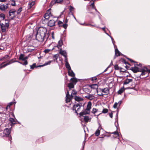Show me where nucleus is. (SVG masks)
<instances>
[{
	"instance_id": "f257e3e1",
	"label": "nucleus",
	"mask_w": 150,
	"mask_h": 150,
	"mask_svg": "<svg viewBox=\"0 0 150 150\" xmlns=\"http://www.w3.org/2000/svg\"><path fill=\"white\" fill-rule=\"evenodd\" d=\"M47 31V29L45 28L40 27L36 35V39L39 42H43L45 39L48 37L47 34L46 33Z\"/></svg>"
},
{
	"instance_id": "f03ea898",
	"label": "nucleus",
	"mask_w": 150,
	"mask_h": 150,
	"mask_svg": "<svg viewBox=\"0 0 150 150\" xmlns=\"http://www.w3.org/2000/svg\"><path fill=\"white\" fill-rule=\"evenodd\" d=\"M77 93V92L74 90H73L71 93V96L69 95V91H68L66 94V102L67 103L70 102V100L72 99V98L74 95H76Z\"/></svg>"
},
{
	"instance_id": "7ed1b4c3",
	"label": "nucleus",
	"mask_w": 150,
	"mask_h": 150,
	"mask_svg": "<svg viewBox=\"0 0 150 150\" xmlns=\"http://www.w3.org/2000/svg\"><path fill=\"white\" fill-rule=\"evenodd\" d=\"M81 104H76L73 106V110L75 111V113H77L78 111H79L80 110L81 107Z\"/></svg>"
},
{
	"instance_id": "20e7f679",
	"label": "nucleus",
	"mask_w": 150,
	"mask_h": 150,
	"mask_svg": "<svg viewBox=\"0 0 150 150\" xmlns=\"http://www.w3.org/2000/svg\"><path fill=\"white\" fill-rule=\"evenodd\" d=\"M9 26V24L8 23H5V24L2 23L1 24V28L2 32H5L6 30Z\"/></svg>"
},
{
	"instance_id": "39448f33",
	"label": "nucleus",
	"mask_w": 150,
	"mask_h": 150,
	"mask_svg": "<svg viewBox=\"0 0 150 150\" xmlns=\"http://www.w3.org/2000/svg\"><path fill=\"white\" fill-rule=\"evenodd\" d=\"M51 9L50 8L47 11L46 13L44 15V18L47 20H48L50 17L52 16Z\"/></svg>"
},
{
	"instance_id": "423d86ee",
	"label": "nucleus",
	"mask_w": 150,
	"mask_h": 150,
	"mask_svg": "<svg viewBox=\"0 0 150 150\" xmlns=\"http://www.w3.org/2000/svg\"><path fill=\"white\" fill-rule=\"evenodd\" d=\"M104 95H108L109 93V89L107 88H105L103 89L99 88V90Z\"/></svg>"
},
{
	"instance_id": "0eeeda50",
	"label": "nucleus",
	"mask_w": 150,
	"mask_h": 150,
	"mask_svg": "<svg viewBox=\"0 0 150 150\" xmlns=\"http://www.w3.org/2000/svg\"><path fill=\"white\" fill-rule=\"evenodd\" d=\"M85 98L89 100H94L95 97L93 95L89 93L87 96H85Z\"/></svg>"
},
{
	"instance_id": "6e6552de",
	"label": "nucleus",
	"mask_w": 150,
	"mask_h": 150,
	"mask_svg": "<svg viewBox=\"0 0 150 150\" xmlns=\"http://www.w3.org/2000/svg\"><path fill=\"white\" fill-rule=\"evenodd\" d=\"M4 132L5 136L6 137H9V134L11 132V129H8L7 128H6L4 130Z\"/></svg>"
},
{
	"instance_id": "1a4fd4ad",
	"label": "nucleus",
	"mask_w": 150,
	"mask_h": 150,
	"mask_svg": "<svg viewBox=\"0 0 150 150\" xmlns=\"http://www.w3.org/2000/svg\"><path fill=\"white\" fill-rule=\"evenodd\" d=\"M90 113V111H89L85 109L83 110L82 112H81L79 113V115L81 116H83L84 115L89 114Z\"/></svg>"
},
{
	"instance_id": "9d476101",
	"label": "nucleus",
	"mask_w": 150,
	"mask_h": 150,
	"mask_svg": "<svg viewBox=\"0 0 150 150\" xmlns=\"http://www.w3.org/2000/svg\"><path fill=\"white\" fill-rule=\"evenodd\" d=\"M8 4H4L0 6V9L2 11H5L8 8Z\"/></svg>"
},
{
	"instance_id": "9b49d317",
	"label": "nucleus",
	"mask_w": 150,
	"mask_h": 150,
	"mask_svg": "<svg viewBox=\"0 0 150 150\" xmlns=\"http://www.w3.org/2000/svg\"><path fill=\"white\" fill-rule=\"evenodd\" d=\"M147 69L146 68L141 69H140V71L141 72V75H144L147 72Z\"/></svg>"
},
{
	"instance_id": "f8f14e48",
	"label": "nucleus",
	"mask_w": 150,
	"mask_h": 150,
	"mask_svg": "<svg viewBox=\"0 0 150 150\" xmlns=\"http://www.w3.org/2000/svg\"><path fill=\"white\" fill-rule=\"evenodd\" d=\"M55 25V21L54 20H50L48 23V25L52 27Z\"/></svg>"
},
{
	"instance_id": "ddd939ff",
	"label": "nucleus",
	"mask_w": 150,
	"mask_h": 150,
	"mask_svg": "<svg viewBox=\"0 0 150 150\" xmlns=\"http://www.w3.org/2000/svg\"><path fill=\"white\" fill-rule=\"evenodd\" d=\"M140 69L136 67H132L131 68V70L134 73L140 71Z\"/></svg>"
},
{
	"instance_id": "4468645a",
	"label": "nucleus",
	"mask_w": 150,
	"mask_h": 150,
	"mask_svg": "<svg viewBox=\"0 0 150 150\" xmlns=\"http://www.w3.org/2000/svg\"><path fill=\"white\" fill-rule=\"evenodd\" d=\"M74 99L76 101L80 102L83 100V99L81 97L76 96L74 97Z\"/></svg>"
},
{
	"instance_id": "2eb2a0df",
	"label": "nucleus",
	"mask_w": 150,
	"mask_h": 150,
	"mask_svg": "<svg viewBox=\"0 0 150 150\" xmlns=\"http://www.w3.org/2000/svg\"><path fill=\"white\" fill-rule=\"evenodd\" d=\"M27 57H24V54H20L19 57V59L20 60H21L23 61H25L26 60V59H28Z\"/></svg>"
},
{
	"instance_id": "dca6fc26",
	"label": "nucleus",
	"mask_w": 150,
	"mask_h": 150,
	"mask_svg": "<svg viewBox=\"0 0 150 150\" xmlns=\"http://www.w3.org/2000/svg\"><path fill=\"white\" fill-rule=\"evenodd\" d=\"M68 73L69 76L71 77H74L75 76V74L72 70L71 69L70 70L68 71Z\"/></svg>"
},
{
	"instance_id": "f3484780",
	"label": "nucleus",
	"mask_w": 150,
	"mask_h": 150,
	"mask_svg": "<svg viewBox=\"0 0 150 150\" xmlns=\"http://www.w3.org/2000/svg\"><path fill=\"white\" fill-rule=\"evenodd\" d=\"M16 12V11L14 9H12L10 10L9 11V15L10 16H12V17H13L15 16V13Z\"/></svg>"
},
{
	"instance_id": "a211bd4d",
	"label": "nucleus",
	"mask_w": 150,
	"mask_h": 150,
	"mask_svg": "<svg viewBox=\"0 0 150 150\" xmlns=\"http://www.w3.org/2000/svg\"><path fill=\"white\" fill-rule=\"evenodd\" d=\"M59 53L64 57H66L67 56V53L65 51L61 49H60Z\"/></svg>"
},
{
	"instance_id": "6ab92c4d",
	"label": "nucleus",
	"mask_w": 150,
	"mask_h": 150,
	"mask_svg": "<svg viewBox=\"0 0 150 150\" xmlns=\"http://www.w3.org/2000/svg\"><path fill=\"white\" fill-rule=\"evenodd\" d=\"M92 103L91 102H89L88 103L86 109L90 112V110L91 108Z\"/></svg>"
},
{
	"instance_id": "aec40b11",
	"label": "nucleus",
	"mask_w": 150,
	"mask_h": 150,
	"mask_svg": "<svg viewBox=\"0 0 150 150\" xmlns=\"http://www.w3.org/2000/svg\"><path fill=\"white\" fill-rule=\"evenodd\" d=\"M132 79H127L125 80L124 83V85H126L129 84L130 82H132Z\"/></svg>"
},
{
	"instance_id": "412c9836",
	"label": "nucleus",
	"mask_w": 150,
	"mask_h": 150,
	"mask_svg": "<svg viewBox=\"0 0 150 150\" xmlns=\"http://www.w3.org/2000/svg\"><path fill=\"white\" fill-rule=\"evenodd\" d=\"M71 83L74 84H75L76 82L78 81V80L77 79L75 78H72L71 79Z\"/></svg>"
},
{
	"instance_id": "4be33fe9",
	"label": "nucleus",
	"mask_w": 150,
	"mask_h": 150,
	"mask_svg": "<svg viewBox=\"0 0 150 150\" xmlns=\"http://www.w3.org/2000/svg\"><path fill=\"white\" fill-rule=\"evenodd\" d=\"M84 117V120L85 122H88V121H90L91 120V118H89L88 116H83Z\"/></svg>"
},
{
	"instance_id": "5701e85b",
	"label": "nucleus",
	"mask_w": 150,
	"mask_h": 150,
	"mask_svg": "<svg viewBox=\"0 0 150 150\" xmlns=\"http://www.w3.org/2000/svg\"><path fill=\"white\" fill-rule=\"evenodd\" d=\"M65 66L68 71L71 69L70 65L68 62H67V63H65Z\"/></svg>"
},
{
	"instance_id": "b1692460",
	"label": "nucleus",
	"mask_w": 150,
	"mask_h": 150,
	"mask_svg": "<svg viewBox=\"0 0 150 150\" xmlns=\"http://www.w3.org/2000/svg\"><path fill=\"white\" fill-rule=\"evenodd\" d=\"M68 86L69 88V89H70L71 88H74V84L71 83L68 84Z\"/></svg>"
},
{
	"instance_id": "393cba45",
	"label": "nucleus",
	"mask_w": 150,
	"mask_h": 150,
	"mask_svg": "<svg viewBox=\"0 0 150 150\" xmlns=\"http://www.w3.org/2000/svg\"><path fill=\"white\" fill-rule=\"evenodd\" d=\"M115 55L117 56L120 55V52L117 48L115 49Z\"/></svg>"
},
{
	"instance_id": "a878e982",
	"label": "nucleus",
	"mask_w": 150,
	"mask_h": 150,
	"mask_svg": "<svg viewBox=\"0 0 150 150\" xmlns=\"http://www.w3.org/2000/svg\"><path fill=\"white\" fill-rule=\"evenodd\" d=\"M125 90V89L124 87L121 88L118 91V94H121Z\"/></svg>"
},
{
	"instance_id": "bb28decb",
	"label": "nucleus",
	"mask_w": 150,
	"mask_h": 150,
	"mask_svg": "<svg viewBox=\"0 0 150 150\" xmlns=\"http://www.w3.org/2000/svg\"><path fill=\"white\" fill-rule=\"evenodd\" d=\"M9 120L12 124H15V121L13 118H10L9 119Z\"/></svg>"
},
{
	"instance_id": "cd10ccee",
	"label": "nucleus",
	"mask_w": 150,
	"mask_h": 150,
	"mask_svg": "<svg viewBox=\"0 0 150 150\" xmlns=\"http://www.w3.org/2000/svg\"><path fill=\"white\" fill-rule=\"evenodd\" d=\"M58 55L57 54H55L53 56V59L54 61L56 62H57V59L58 58Z\"/></svg>"
},
{
	"instance_id": "c85d7f7f",
	"label": "nucleus",
	"mask_w": 150,
	"mask_h": 150,
	"mask_svg": "<svg viewBox=\"0 0 150 150\" xmlns=\"http://www.w3.org/2000/svg\"><path fill=\"white\" fill-rule=\"evenodd\" d=\"M62 45V40H60L58 42V45H57V47H58V48H59V47H61Z\"/></svg>"
},
{
	"instance_id": "c756f323",
	"label": "nucleus",
	"mask_w": 150,
	"mask_h": 150,
	"mask_svg": "<svg viewBox=\"0 0 150 150\" xmlns=\"http://www.w3.org/2000/svg\"><path fill=\"white\" fill-rule=\"evenodd\" d=\"M91 88H96V90L97 89L98 87L97 85L96 84H93L91 85Z\"/></svg>"
},
{
	"instance_id": "7c9ffc66",
	"label": "nucleus",
	"mask_w": 150,
	"mask_h": 150,
	"mask_svg": "<svg viewBox=\"0 0 150 150\" xmlns=\"http://www.w3.org/2000/svg\"><path fill=\"white\" fill-rule=\"evenodd\" d=\"M0 136L3 137L5 136L4 131L1 130L0 129Z\"/></svg>"
},
{
	"instance_id": "2f4dec72",
	"label": "nucleus",
	"mask_w": 150,
	"mask_h": 150,
	"mask_svg": "<svg viewBox=\"0 0 150 150\" xmlns=\"http://www.w3.org/2000/svg\"><path fill=\"white\" fill-rule=\"evenodd\" d=\"M52 62V61H49L46 62H45V64L43 65H41L40 66H42V67L44 66H45V65H49Z\"/></svg>"
},
{
	"instance_id": "473e14b6",
	"label": "nucleus",
	"mask_w": 150,
	"mask_h": 150,
	"mask_svg": "<svg viewBox=\"0 0 150 150\" xmlns=\"http://www.w3.org/2000/svg\"><path fill=\"white\" fill-rule=\"evenodd\" d=\"M97 92L98 93V95L99 96H103L104 95V94H103V93H100L99 90H98V89H97L96 90Z\"/></svg>"
},
{
	"instance_id": "72a5a7b5",
	"label": "nucleus",
	"mask_w": 150,
	"mask_h": 150,
	"mask_svg": "<svg viewBox=\"0 0 150 150\" xmlns=\"http://www.w3.org/2000/svg\"><path fill=\"white\" fill-rule=\"evenodd\" d=\"M100 131L99 129L97 130L95 133L96 136H98L100 134Z\"/></svg>"
},
{
	"instance_id": "f704fd0d",
	"label": "nucleus",
	"mask_w": 150,
	"mask_h": 150,
	"mask_svg": "<svg viewBox=\"0 0 150 150\" xmlns=\"http://www.w3.org/2000/svg\"><path fill=\"white\" fill-rule=\"evenodd\" d=\"M98 111V109L95 108H93L92 110V112L95 114Z\"/></svg>"
},
{
	"instance_id": "c9c22d12",
	"label": "nucleus",
	"mask_w": 150,
	"mask_h": 150,
	"mask_svg": "<svg viewBox=\"0 0 150 150\" xmlns=\"http://www.w3.org/2000/svg\"><path fill=\"white\" fill-rule=\"evenodd\" d=\"M90 6L92 7V8H94L96 11H97L98 13H99L98 12V11L97 9L95 8V6H94V2H93L92 3H91V4Z\"/></svg>"
},
{
	"instance_id": "e433bc0d",
	"label": "nucleus",
	"mask_w": 150,
	"mask_h": 150,
	"mask_svg": "<svg viewBox=\"0 0 150 150\" xmlns=\"http://www.w3.org/2000/svg\"><path fill=\"white\" fill-rule=\"evenodd\" d=\"M12 2L11 3V5L13 6H15L16 5L15 3L16 0H10Z\"/></svg>"
},
{
	"instance_id": "4c0bfd02",
	"label": "nucleus",
	"mask_w": 150,
	"mask_h": 150,
	"mask_svg": "<svg viewBox=\"0 0 150 150\" xmlns=\"http://www.w3.org/2000/svg\"><path fill=\"white\" fill-rule=\"evenodd\" d=\"M22 8H20L16 11L17 14H19L22 11Z\"/></svg>"
},
{
	"instance_id": "58836bf2",
	"label": "nucleus",
	"mask_w": 150,
	"mask_h": 150,
	"mask_svg": "<svg viewBox=\"0 0 150 150\" xmlns=\"http://www.w3.org/2000/svg\"><path fill=\"white\" fill-rule=\"evenodd\" d=\"M108 111V109L106 108H104L102 112V113H107Z\"/></svg>"
},
{
	"instance_id": "ea45409f",
	"label": "nucleus",
	"mask_w": 150,
	"mask_h": 150,
	"mask_svg": "<svg viewBox=\"0 0 150 150\" xmlns=\"http://www.w3.org/2000/svg\"><path fill=\"white\" fill-rule=\"evenodd\" d=\"M0 18H1V19L2 20L4 19L5 18V16L4 15L3 13H1L0 14Z\"/></svg>"
},
{
	"instance_id": "a19ab883",
	"label": "nucleus",
	"mask_w": 150,
	"mask_h": 150,
	"mask_svg": "<svg viewBox=\"0 0 150 150\" xmlns=\"http://www.w3.org/2000/svg\"><path fill=\"white\" fill-rule=\"evenodd\" d=\"M9 57L8 55H6L2 59V60H4V59H7V60L8 59H9Z\"/></svg>"
},
{
	"instance_id": "79ce46f5",
	"label": "nucleus",
	"mask_w": 150,
	"mask_h": 150,
	"mask_svg": "<svg viewBox=\"0 0 150 150\" xmlns=\"http://www.w3.org/2000/svg\"><path fill=\"white\" fill-rule=\"evenodd\" d=\"M34 4L35 2H34L33 1L31 2L29 4V6L30 8L32 7V6H33L34 5Z\"/></svg>"
},
{
	"instance_id": "37998d69",
	"label": "nucleus",
	"mask_w": 150,
	"mask_h": 150,
	"mask_svg": "<svg viewBox=\"0 0 150 150\" xmlns=\"http://www.w3.org/2000/svg\"><path fill=\"white\" fill-rule=\"evenodd\" d=\"M12 63V62H11V61H10L8 63L5 64L2 67H5L7 65L10 64H11Z\"/></svg>"
},
{
	"instance_id": "c03bdc74",
	"label": "nucleus",
	"mask_w": 150,
	"mask_h": 150,
	"mask_svg": "<svg viewBox=\"0 0 150 150\" xmlns=\"http://www.w3.org/2000/svg\"><path fill=\"white\" fill-rule=\"evenodd\" d=\"M24 62L23 63H22L20 62H19L20 63L24 65H27L28 64V62L27 60H25L24 61Z\"/></svg>"
},
{
	"instance_id": "a18cd8bd",
	"label": "nucleus",
	"mask_w": 150,
	"mask_h": 150,
	"mask_svg": "<svg viewBox=\"0 0 150 150\" xmlns=\"http://www.w3.org/2000/svg\"><path fill=\"white\" fill-rule=\"evenodd\" d=\"M97 79V78L96 77V76L93 77H92V78H91V80L92 81H95V80H96Z\"/></svg>"
},
{
	"instance_id": "49530a36",
	"label": "nucleus",
	"mask_w": 150,
	"mask_h": 150,
	"mask_svg": "<svg viewBox=\"0 0 150 150\" xmlns=\"http://www.w3.org/2000/svg\"><path fill=\"white\" fill-rule=\"evenodd\" d=\"M118 105V103H115L114 105H113V107L114 108H117Z\"/></svg>"
},
{
	"instance_id": "de8ad7c7",
	"label": "nucleus",
	"mask_w": 150,
	"mask_h": 150,
	"mask_svg": "<svg viewBox=\"0 0 150 150\" xmlns=\"http://www.w3.org/2000/svg\"><path fill=\"white\" fill-rule=\"evenodd\" d=\"M67 24H63L62 25V26H63V27L65 29H66L67 28Z\"/></svg>"
},
{
	"instance_id": "09e8293b",
	"label": "nucleus",
	"mask_w": 150,
	"mask_h": 150,
	"mask_svg": "<svg viewBox=\"0 0 150 150\" xmlns=\"http://www.w3.org/2000/svg\"><path fill=\"white\" fill-rule=\"evenodd\" d=\"M112 134H116V135L118 137H119V135L118 133L117 132H113L112 133Z\"/></svg>"
},
{
	"instance_id": "8fccbe9b",
	"label": "nucleus",
	"mask_w": 150,
	"mask_h": 150,
	"mask_svg": "<svg viewBox=\"0 0 150 150\" xmlns=\"http://www.w3.org/2000/svg\"><path fill=\"white\" fill-rule=\"evenodd\" d=\"M85 25L87 26H95V25H92L90 24H86Z\"/></svg>"
},
{
	"instance_id": "3c124183",
	"label": "nucleus",
	"mask_w": 150,
	"mask_h": 150,
	"mask_svg": "<svg viewBox=\"0 0 150 150\" xmlns=\"http://www.w3.org/2000/svg\"><path fill=\"white\" fill-rule=\"evenodd\" d=\"M35 64H34L33 65H30V67L31 69H33L35 67Z\"/></svg>"
},
{
	"instance_id": "603ef678",
	"label": "nucleus",
	"mask_w": 150,
	"mask_h": 150,
	"mask_svg": "<svg viewBox=\"0 0 150 150\" xmlns=\"http://www.w3.org/2000/svg\"><path fill=\"white\" fill-rule=\"evenodd\" d=\"M74 9V8L73 7L71 6H70L69 8V10L70 11H73Z\"/></svg>"
},
{
	"instance_id": "864d4df0",
	"label": "nucleus",
	"mask_w": 150,
	"mask_h": 150,
	"mask_svg": "<svg viewBox=\"0 0 150 150\" xmlns=\"http://www.w3.org/2000/svg\"><path fill=\"white\" fill-rule=\"evenodd\" d=\"M62 1V0H56L55 2L57 3H60Z\"/></svg>"
},
{
	"instance_id": "5fc2aeb1",
	"label": "nucleus",
	"mask_w": 150,
	"mask_h": 150,
	"mask_svg": "<svg viewBox=\"0 0 150 150\" xmlns=\"http://www.w3.org/2000/svg\"><path fill=\"white\" fill-rule=\"evenodd\" d=\"M50 51L49 49H46L44 50V52L46 53H48Z\"/></svg>"
},
{
	"instance_id": "6e6d98bb",
	"label": "nucleus",
	"mask_w": 150,
	"mask_h": 150,
	"mask_svg": "<svg viewBox=\"0 0 150 150\" xmlns=\"http://www.w3.org/2000/svg\"><path fill=\"white\" fill-rule=\"evenodd\" d=\"M109 115L110 117L111 118H112L113 117V114L112 112H111L109 114Z\"/></svg>"
},
{
	"instance_id": "4d7b16f0",
	"label": "nucleus",
	"mask_w": 150,
	"mask_h": 150,
	"mask_svg": "<svg viewBox=\"0 0 150 150\" xmlns=\"http://www.w3.org/2000/svg\"><path fill=\"white\" fill-rule=\"evenodd\" d=\"M115 68V69H118L119 68L118 67L117 65H115L114 66Z\"/></svg>"
},
{
	"instance_id": "13d9d810",
	"label": "nucleus",
	"mask_w": 150,
	"mask_h": 150,
	"mask_svg": "<svg viewBox=\"0 0 150 150\" xmlns=\"http://www.w3.org/2000/svg\"><path fill=\"white\" fill-rule=\"evenodd\" d=\"M58 23L59 25H60V26H61L60 24H62V22L60 21H58Z\"/></svg>"
},
{
	"instance_id": "bf43d9fd",
	"label": "nucleus",
	"mask_w": 150,
	"mask_h": 150,
	"mask_svg": "<svg viewBox=\"0 0 150 150\" xmlns=\"http://www.w3.org/2000/svg\"><path fill=\"white\" fill-rule=\"evenodd\" d=\"M65 57V63H67V62H68L67 60V56H66V57Z\"/></svg>"
},
{
	"instance_id": "052dcab7",
	"label": "nucleus",
	"mask_w": 150,
	"mask_h": 150,
	"mask_svg": "<svg viewBox=\"0 0 150 150\" xmlns=\"http://www.w3.org/2000/svg\"><path fill=\"white\" fill-rule=\"evenodd\" d=\"M122 103V101L120 100L117 103H118V104H119V106H120V105H121V104Z\"/></svg>"
},
{
	"instance_id": "680f3d73",
	"label": "nucleus",
	"mask_w": 150,
	"mask_h": 150,
	"mask_svg": "<svg viewBox=\"0 0 150 150\" xmlns=\"http://www.w3.org/2000/svg\"><path fill=\"white\" fill-rule=\"evenodd\" d=\"M52 38L53 39H54V32H52Z\"/></svg>"
},
{
	"instance_id": "e2e57ef3",
	"label": "nucleus",
	"mask_w": 150,
	"mask_h": 150,
	"mask_svg": "<svg viewBox=\"0 0 150 150\" xmlns=\"http://www.w3.org/2000/svg\"><path fill=\"white\" fill-rule=\"evenodd\" d=\"M85 143V141H84L83 142V148L84 146Z\"/></svg>"
},
{
	"instance_id": "0e129e2a",
	"label": "nucleus",
	"mask_w": 150,
	"mask_h": 150,
	"mask_svg": "<svg viewBox=\"0 0 150 150\" xmlns=\"http://www.w3.org/2000/svg\"><path fill=\"white\" fill-rule=\"evenodd\" d=\"M110 36V38H111V39H112V42L113 44H114V42L115 41H113L114 40H113V38H112V37H111Z\"/></svg>"
},
{
	"instance_id": "69168bd1",
	"label": "nucleus",
	"mask_w": 150,
	"mask_h": 150,
	"mask_svg": "<svg viewBox=\"0 0 150 150\" xmlns=\"http://www.w3.org/2000/svg\"><path fill=\"white\" fill-rule=\"evenodd\" d=\"M68 22V20L66 19L64 21V23L65 24H66Z\"/></svg>"
},
{
	"instance_id": "338daca9",
	"label": "nucleus",
	"mask_w": 150,
	"mask_h": 150,
	"mask_svg": "<svg viewBox=\"0 0 150 150\" xmlns=\"http://www.w3.org/2000/svg\"><path fill=\"white\" fill-rule=\"evenodd\" d=\"M128 59L131 62H134V61H133L132 60V59H129V58H128Z\"/></svg>"
},
{
	"instance_id": "774afa93",
	"label": "nucleus",
	"mask_w": 150,
	"mask_h": 150,
	"mask_svg": "<svg viewBox=\"0 0 150 150\" xmlns=\"http://www.w3.org/2000/svg\"><path fill=\"white\" fill-rule=\"evenodd\" d=\"M135 65H137V66H139L141 67V64H139V65L137 64H135Z\"/></svg>"
}]
</instances>
